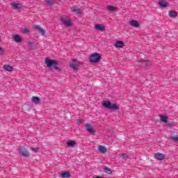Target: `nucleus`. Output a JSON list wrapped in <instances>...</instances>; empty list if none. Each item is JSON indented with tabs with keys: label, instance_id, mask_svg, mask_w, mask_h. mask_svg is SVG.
Segmentation results:
<instances>
[{
	"label": "nucleus",
	"instance_id": "nucleus-1",
	"mask_svg": "<svg viewBox=\"0 0 178 178\" xmlns=\"http://www.w3.org/2000/svg\"><path fill=\"white\" fill-rule=\"evenodd\" d=\"M102 106L106 109H110L111 111H119V106L117 104H112L110 101H104L102 102Z\"/></svg>",
	"mask_w": 178,
	"mask_h": 178
},
{
	"label": "nucleus",
	"instance_id": "nucleus-2",
	"mask_svg": "<svg viewBox=\"0 0 178 178\" xmlns=\"http://www.w3.org/2000/svg\"><path fill=\"white\" fill-rule=\"evenodd\" d=\"M101 58H102V55L99 53H94L89 57V60L90 63H98L99 60H101Z\"/></svg>",
	"mask_w": 178,
	"mask_h": 178
},
{
	"label": "nucleus",
	"instance_id": "nucleus-3",
	"mask_svg": "<svg viewBox=\"0 0 178 178\" xmlns=\"http://www.w3.org/2000/svg\"><path fill=\"white\" fill-rule=\"evenodd\" d=\"M45 65H47V67H49V69H51L52 67H54L55 65H58V61H56V60H52L48 57H47L45 58V61H44Z\"/></svg>",
	"mask_w": 178,
	"mask_h": 178
},
{
	"label": "nucleus",
	"instance_id": "nucleus-4",
	"mask_svg": "<svg viewBox=\"0 0 178 178\" xmlns=\"http://www.w3.org/2000/svg\"><path fill=\"white\" fill-rule=\"evenodd\" d=\"M61 23L66 26V27H71L72 26V19H69L67 16H63L61 17Z\"/></svg>",
	"mask_w": 178,
	"mask_h": 178
},
{
	"label": "nucleus",
	"instance_id": "nucleus-5",
	"mask_svg": "<svg viewBox=\"0 0 178 178\" xmlns=\"http://www.w3.org/2000/svg\"><path fill=\"white\" fill-rule=\"evenodd\" d=\"M19 155H22L24 156V158H27L29 155H30V153L27 151L26 148H24L23 146H21L19 149Z\"/></svg>",
	"mask_w": 178,
	"mask_h": 178
},
{
	"label": "nucleus",
	"instance_id": "nucleus-6",
	"mask_svg": "<svg viewBox=\"0 0 178 178\" xmlns=\"http://www.w3.org/2000/svg\"><path fill=\"white\" fill-rule=\"evenodd\" d=\"M136 65L140 67H147V66H149V65H151V62L145 60H141L140 61H138Z\"/></svg>",
	"mask_w": 178,
	"mask_h": 178
},
{
	"label": "nucleus",
	"instance_id": "nucleus-7",
	"mask_svg": "<svg viewBox=\"0 0 178 178\" xmlns=\"http://www.w3.org/2000/svg\"><path fill=\"white\" fill-rule=\"evenodd\" d=\"M72 62L73 63L70 64V67H71V69H73L74 70H79V67L80 66V65H81V63L77 61V60L76 59H73Z\"/></svg>",
	"mask_w": 178,
	"mask_h": 178
},
{
	"label": "nucleus",
	"instance_id": "nucleus-8",
	"mask_svg": "<svg viewBox=\"0 0 178 178\" xmlns=\"http://www.w3.org/2000/svg\"><path fill=\"white\" fill-rule=\"evenodd\" d=\"M85 126L88 133L90 134L92 136H94L95 134V130H94L92 125L90 124H86Z\"/></svg>",
	"mask_w": 178,
	"mask_h": 178
},
{
	"label": "nucleus",
	"instance_id": "nucleus-9",
	"mask_svg": "<svg viewBox=\"0 0 178 178\" xmlns=\"http://www.w3.org/2000/svg\"><path fill=\"white\" fill-rule=\"evenodd\" d=\"M33 29H35V30H36L40 34H41V35H45V31L44 30V29L40 27V26L34 25Z\"/></svg>",
	"mask_w": 178,
	"mask_h": 178
},
{
	"label": "nucleus",
	"instance_id": "nucleus-10",
	"mask_svg": "<svg viewBox=\"0 0 178 178\" xmlns=\"http://www.w3.org/2000/svg\"><path fill=\"white\" fill-rule=\"evenodd\" d=\"M11 7L12 9H14L15 10H18V9H22V8H23L22 4L17 3H13Z\"/></svg>",
	"mask_w": 178,
	"mask_h": 178
},
{
	"label": "nucleus",
	"instance_id": "nucleus-11",
	"mask_svg": "<svg viewBox=\"0 0 178 178\" xmlns=\"http://www.w3.org/2000/svg\"><path fill=\"white\" fill-rule=\"evenodd\" d=\"M114 47L115 48H123L124 47V42H123V41L122 40L116 41L114 44Z\"/></svg>",
	"mask_w": 178,
	"mask_h": 178
},
{
	"label": "nucleus",
	"instance_id": "nucleus-12",
	"mask_svg": "<svg viewBox=\"0 0 178 178\" xmlns=\"http://www.w3.org/2000/svg\"><path fill=\"white\" fill-rule=\"evenodd\" d=\"M154 157L156 159H157V161H163V159H165V155H163L162 153L155 154Z\"/></svg>",
	"mask_w": 178,
	"mask_h": 178
},
{
	"label": "nucleus",
	"instance_id": "nucleus-13",
	"mask_svg": "<svg viewBox=\"0 0 178 178\" xmlns=\"http://www.w3.org/2000/svg\"><path fill=\"white\" fill-rule=\"evenodd\" d=\"M95 29L98 31H103L104 30H105V26L102 24H96L95 25Z\"/></svg>",
	"mask_w": 178,
	"mask_h": 178
},
{
	"label": "nucleus",
	"instance_id": "nucleus-14",
	"mask_svg": "<svg viewBox=\"0 0 178 178\" xmlns=\"http://www.w3.org/2000/svg\"><path fill=\"white\" fill-rule=\"evenodd\" d=\"M40 101L41 99L38 97H32L31 98V102H33V104H40Z\"/></svg>",
	"mask_w": 178,
	"mask_h": 178
},
{
	"label": "nucleus",
	"instance_id": "nucleus-15",
	"mask_svg": "<svg viewBox=\"0 0 178 178\" xmlns=\"http://www.w3.org/2000/svg\"><path fill=\"white\" fill-rule=\"evenodd\" d=\"M3 69H4V70H6L7 72H13V67L9 65H4Z\"/></svg>",
	"mask_w": 178,
	"mask_h": 178
},
{
	"label": "nucleus",
	"instance_id": "nucleus-16",
	"mask_svg": "<svg viewBox=\"0 0 178 178\" xmlns=\"http://www.w3.org/2000/svg\"><path fill=\"white\" fill-rule=\"evenodd\" d=\"M159 5L163 8H167L168 6V3L163 0L159 1Z\"/></svg>",
	"mask_w": 178,
	"mask_h": 178
},
{
	"label": "nucleus",
	"instance_id": "nucleus-17",
	"mask_svg": "<svg viewBox=\"0 0 178 178\" xmlns=\"http://www.w3.org/2000/svg\"><path fill=\"white\" fill-rule=\"evenodd\" d=\"M27 46L29 48H35L37 47V44H35V42L30 40L28 42Z\"/></svg>",
	"mask_w": 178,
	"mask_h": 178
},
{
	"label": "nucleus",
	"instance_id": "nucleus-18",
	"mask_svg": "<svg viewBox=\"0 0 178 178\" xmlns=\"http://www.w3.org/2000/svg\"><path fill=\"white\" fill-rule=\"evenodd\" d=\"M130 24L131 26H133V27H140V24L138 22V21H136V20H131L130 22Z\"/></svg>",
	"mask_w": 178,
	"mask_h": 178
},
{
	"label": "nucleus",
	"instance_id": "nucleus-19",
	"mask_svg": "<svg viewBox=\"0 0 178 178\" xmlns=\"http://www.w3.org/2000/svg\"><path fill=\"white\" fill-rule=\"evenodd\" d=\"M13 40L14 41H15V42H17V43L22 42V37H20V35H14Z\"/></svg>",
	"mask_w": 178,
	"mask_h": 178
},
{
	"label": "nucleus",
	"instance_id": "nucleus-20",
	"mask_svg": "<svg viewBox=\"0 0 178 178\" xmlns=\"http://www.w3.org/2000/svg\"><path fill=\"white\" fill-rule=\"evenodd\" d=\"M70 172H63L61 173V177L62 178H69L70 177Z\"/></svg>",
	"mask_w": 178,
	"mask_h": 178
},
{
	"label": "nucleus",
	"instance_id": "nucleus-21",
	"mask_svg": "<svg viewBox=\"0 0 178 178\" xmlns=\"http://www.w3.org/2000/svg\"><path fill=\"white\" fill-rule=\"evenodd\" d=\"M73 12L76 15H81V10L79 7H74Z\"/></svg>",
	"mask_w": 178,
	"mask_h": 178
},
{
	"label": "nucleus",
	"instance_id": "nucleus-22",
	"mask_svg": "<svg viewBox=\"0 0 178 178\" xmlns=\"http://www.w3.org/2000/svg\"><path fill=\"white\" fill-rule=\"evenodd\" d=\"M170 17H176L177 16V13L175 10H171L169 12Z\"/></svg>",
	"mask_w": 178,
	"mask_h": 178
},
{
	"label": "nucleus",
	"instance_id": "nucleus-23",
	"mask_svg": "<svg viewBox=\"0 0 178 178\" xmlns=\"http://www.w3.org/2000/svg\"><path fill=\"white\" fill-rule=\"evenodd\" d=\"M68 147H74L76 145V142L74 140H70L67 143Z\"/></svg>",
	"mask_w": 178,
	"mask_h": 178
},
{
	"label": "nucleus",
	"instance_id": "nucleus-24",
	"mask_svg": "<svg viewBox=\"0 0 178 178\" xmlns=\"http://www.w3.org/2000/svg\"><path fill=\"white\" fill-rule=\"evenodd\" d=\"M99 152H102V154H105L106 152L107 149L104 146H99Z\"/></svg>",
	"mask_w": 178,
	"mask_h": 178
},
{
	"label": "nucleus",
	"instance_id": "nucleus-25",
	"mask_svg": "<svg viewBox=\"0 0 178 178\" xmlns=\"http://www.w3.org/2000/svg\"><path fill=\"white\" fill-rule=\"evenodd\" d=\"M160 119L161 122H164V123H168V117L165 115H161Z\"/></svg>",
	"mask_w": 178,
	"mask_h": 178
},
{
	"label": "nucleus",
	"instance_id": "nucleus-26",
	"mask_svg": "<svg viewBox=\"0 0 178 178\" xmlns=\"http://www.w3.org/2000/svg\"><path fill=\"white\" fill-rule=\"evenodd\" d=\"M120 156L122 157V159H123L124 161H127V159H129V155H127V154L126 153L122 154Z\"/></svg>",
	"mask_w": 178,
	"mask_h": 178
},
{
	"label": "nucleus",
	"instance_id": "nucleus-27",
	"mask_svg": "<svg viewBox=\"0 0 178 178\" xmlns=\"http://www.w3.org/2000/svg\"><path fill=\"white\" fill-rule=\"evenodd\" d=\"M104 172L105 173H108V175H112V170L108 167L104 168Z\"/></svg>",
	"mask_w": 178,
	"mask_h": 178
},
{
	"label": "nucleus",
	"instance_id": "nucleus-28",
	"mask_svg": "<svg viewBox=\"0 0 178 178\" xmlns=\"http://www.w3.org/2000/svg\"><path fill=\"white\" fill-rule=\"evenodd\" d=\"M108 9L110 12H115L116 10V7L112 6H108Z\"/></svg>",
	"mask_w": 178,
	"mask_h": 178
},
{
	"label": "nucleus",
	"instance_id": "nucleus-29",
	"mask_svg": "<svg viewBox=\"0 0 178 178\" xmlns=\"http://www.w3.org/2000/svg\"><path fill=\"white\" fill-rule=\"evenodd\" d=\"M46 3L52 6L54 5V0H46Z\"/></svg>",
	"mask_w": 178,
	"mask_h": 178
},
{
	"label": "nucleus",
	"instance_id": "nucleus-30",
	"mask_svg": "<svg viewBox=\"0 0 178 178\" xmlns=\"http://www.w3.org/2000/svg\"><path fill=\"white\" fill-rule=\"evenodd\" d=\"M22 33H30V31H29L27 28H22Z\"/></svg>",
	"mask_w": 178,
	"mask_h": 178
},
{
	"label": "nucleus",
	"instance_id": "nucleus-31",
	"mask_svg": "<svg viewBox=\"0 0 178 178\" xmlns=\"http://www.w3.org/2000/svg\"><path fill=\"white\" fill-rule=\"evenodd\" d=\"M5 54V49L0 46V55Z\"/></svg>",
	"mask_w": 178,
	"mask_h": 178
},
{
	"label": "nucleus",
	"instance_id": "nucleus-32",
	"mask_svg": "<svg viewBox=\"0 0 178 178\" xmlns=\"http://www.w3.org/2000/svg\"><path fill=\"white\" fill-rule=\"evenodd\" d=\"M171 140H172L173 141H175L177 143V141L178 142V137L172 136Z\"/></svg>",
	"mask_w": 178,
	"mask_h": 178
},
{
	"label": "nucleus",
	"instance_id": "nucleus-33",
	"mask_svg": "<svg viewBox=\"0 0 178 178\" xmlns=\"http://www.w3.org/2000/svg\"><path fill=\"white\" fill-rule=\"evenodd\" d=\"M54 67L56 70H57V72H60V68H59V67L56 66V65H54Z\"/></svg>",
	"mask_w": 178,
	"mask_h": 178
},
{
	"label": "nucleus",
	"instance_id": "nucleus-34",
	"mask_svg": "<svg viewBox=\"0 0 178 178\" xmlns=\"http://www.w3.org/2000/svg\"><path fill=\"white\" fill-rule=\"evenodd\" d=\"M31 149H32V151H34V152H38V147H35V148H33V147H31Z\"/></svg>",
	"mask_w": 178,
	"mask_h": 178
},
{
	"label": "nucleus",
	"instance_id": "nucleus-35",
	"mask_svg": "<svg viewBox=\"0 0 178 178\" xmlns=\"http://www.w3.org/2000/svg\"><path fill=\"white\" fill-rule=\"evenodd\" d=\"M83 120L79 119V120H77L76 123H78L79 124H80L83 123Z\"/></svg>",
	"mask_w": 178,
	"mask_h": 178
},
{
	"label": "nucleus",
	"instance_id": "nucleus-36",
	"mask_svg": "<svg viewBox=\"0 0 178 178\" xmlns=\"http://www.w3.org/2000/svg\"><path fill=\"white\" fill-rule=\"evenodd\" d=\"M0 41H2V39L0 38Z\"/></svg>",
	"mask_w": 178,
	"mask_h": 178
}]
</instances>
